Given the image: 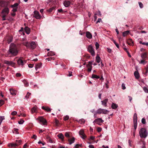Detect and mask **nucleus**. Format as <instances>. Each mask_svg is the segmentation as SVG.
Segmentation results:
<instances>
[{"instance_id":"nucleus-1","label":"nucleus","mask_w":148,"mask_h":148,"mask_svg":"<svg viewBox=\"0 0 148 148\" xmlns=\"http://www.w3.org/2000/svg\"><path fill=\"white\" fill-rule=\"evenodd\" d=\"M18 53V50L16 45L13 43H11L10 45L9 49L6 55L9 57H12L16 56Z\"/></svg>"},{"instance_id":"nucleus-7","label":"nucleus","mask_w":148,"mask_h":148,"mask_svg":"<svg viewBox=\"0 0 148 148\" xmlns=\"http://www.w3.org/2000/svg\"><path fill=\"white\" fill-rule=\"evenodd\" d=\"M34 15L33 17L36 19H40L41 17V16L40 15L39 12L37 11L34 12Z\"/></svg>"},{"instance_id":"nucleus-60","label":"nucleus","mask_w":148,"mask_h":148,"mask_svg":"<svg viewBox=\"0 0 148 148\" xmlns=\"http://www.w3.org/2000/svg\"><path fill=\"white\" fill-rule=\"evenodd\" d=\"M48 61H50L52 60H54V58L53 57H49L47 59Z\"/></svg>"},{"instance_id":"nucleus-26","label":"nucleus","mask_w":148,"mask_h":148,"mask_svg":"<svg viewBox=\"0 0 148 148\" xmlns=\"http://www.w3.org/2000/svg\"><path fill=\"white\" fill-rule=\"evenodd\" d=\"M92 78L94 79H98L100 78V77L99 76L97 75H95L94 74H92V77H91Z\"/></svg>"},{"instance_id":"nucleus-6","label":"nucleus","mask_w":148,"mask_h":148,"mask_svg":"<svg viewBox=\"0 0 148 148\" xmlns=\"http://www.w3.org/2000/svg\"><path fill=\"white\" fill-rule=\"evenodd\" d=\"M88 51L91 54L92 56H95L94 49L91 45L88 46Z\"/></svg>"},{"instance_id":"nucleus-45","label":"nucleus","mask_w":148,"mask_h":148,"mask_svg":"<svg viewBox=\"0 0 148 148\" xmlns=\"http://www.w3.org/2000/svg\"><path fill=\"white\" fill-rule=\"evenodd\" d=\"M79 122L81 124H82L83 123H84V120L83 119H80L79 121Z\"/></svg>"},{"instance_id":"nucleus-59","label":"nucleus","mask_w":148,"mask_h":148,"mask_svg":"<svg viewBox=\"0 0 148 148\" xmlns=\"http://www.w3.org/2000/svg\"><path fill=\"white\" fill-rule=\"evenodd\" d=\"M17 112L15 111H14L11 113V114L12 115H15L17 114Z\"/></svg>"},{"instance_id":"nucleus-20","label":"nucleus","mask_w":148,"mask_h":148,"mask_svg":"<svg viewBox=\"0 0 148 148\" xmlns=\"http://www.w3.org/2000/svg\"><path fill=\"white\" fill-rule=\"evenodd\" d=\"M127 42L128 45H132L133 42L132 39L130 38L127 40Z\"/></svg>"},{"instance_id":"nucleus-27","label":"nucleus","mask_w":148,"mask_h":148,"mask_svg":"<svg viewBox=\"0 0 148 148\" xmlns=\"http://www.w3.org/2000/svg\"><path fill=\"white\" fill-rule=\"evenodd\" d=\"M134 74L135 76V77L136 79H138L139 78L140 76L139 74L138 71H135L134 72Z\"/></svg>"},{"instance_id":"nucleus-35","label":"nucleus","mask_w":148,"mask_h":148,"mask_svg":"<svg viewBox=\"0 0 148 148\" xmlns=\"http://www.w3.org/2000/svg\"><path fill=\"white\" fill-rule=\"evenodd\" d=\"M9 146H10L12 147L15 148L16 147H17V146L16 144L15 143H10L9 145Z\"/></svg>"},{"instance_id":"nucleus-19","label":"nucleus","mask_w":148,"mask_h":148,"mask_svg":"<svg viewBox=\"0 0 148 148\" xmlns=\"http://www.w3.org/2000/svg\"><path fill=\"white\" fill-rule=\"evenodd\" d=\"M76 5V6L78 8H84V4L83 3H78Z\"/></svg>"},{"instance_id":"nucleus-2","label":"nucleus","mask_w":148,"mask_h":148,"mask_svg":"<svg viewBox=\"0 0 148 148\" xmlns=\"http://www.w3.org/2000/svg\"><path fill=\"white\" fill-rule=\"evenodd\" d=\"M24 45L27 48L31 49H34L35 48L36 46V43L34 42H26L24 44Z\"/></svg>"},{"instance_id":"nucleus-58","label":"nucleus","mask_w":148,"mask_h":148,"mask_svg":"<svg viewBox=\"0 0 148 148\" xmlns=\"http://www.w3.org/2000/svg\"><path fill=\"white\" fill-rule=\"evenodd\" d=\"M15 64V63L14 62L11 61L10 64V65L12 67H14V66Z\"/></svg>"},{"instance_id":"nucleus-40","label":"nucleus","mask_w":148,"mask_h":148,"mask_svg":"<svg viewBox=\"0 0 148 148\" xmlns=\"http://www.w3.org/2000/svg\"><path fill=\"white\" fill-rule=\"evenodd\" d=\"M112 41L114 43L115 45L116 46V47L118 48H119V44L116 42V41L114 40H112Z\"/></svg>"},{"instance_id":"nucleus-32","label":"nucleus","mask_w":148,"mask_h":148,"mask_svg":"<svg viewBox=\"0 0 148 148\" xmlns=\"http://www.w3.org/2000/svg\"><path fill=\"white\" fill-rule=\"evenodd\" d=\"M15 143L16 144L17 146H18L20 145L21 143V141L20 140H16L15 141Z\"/></svg>"},{"instance_id":"nucleus-5","label":"nucleus","mask_w":148,"mask_h":148,"mask_svg":"<svg viewBox=\"0 0 148 148\" xmlns=\"http://www.w3.org/2000/svg\"><path fill=\"white\" fill-rule=\"evenodd\" d=\"M23 58H20L17 61V64L19 65H23L26 62V60H23Z\"/></svg>"},{"instance_id":"nucleus-38","label":"nucleus","mask_w":148,"mask_h":148,"mask_svg":"<svg viewBox=\"0 0 148 148\" xmlns=\"http://www.w3.org/2000/svg\"><path fill=\"white\" fill-rule=\"evenodd\" d=\"M55 9V7H53L52 8H49V10H47V11L49 12H51L53 10Z\"/></svg>"},{"instance_id":"nucleus-30","label":"nucleus","mask_w":148,"mask_h":148,"mask_svg":"<svg viewBox=\"0 0 148 148\" xmlns=\"http://www.w3.org/2000/svg\"><path fill=\"white\" fill-rule=\"evenodd\" d=\"M130 33L129 31H127L123 32V35L124 37H125L128 35Z\"/></svg>"},{"instance_id":"nucleus-9","label":"nucleus","mask_w":148,"mask_h":148,"mask_svg":"<svg viewBox=\"0 0 148 148\" xmlns=\"http://www.w3.org/2000/svg\"><path fill=\"white\" fill-rule=\"evenodd\" d=\"M38 119L40 122H42L43 124V125H47V122L46 120L42 117H39Z\"/></svg>"},{"instance_id":"nucleus-11","label":"nucleus","mask_w":148,"mask_h":148,"mask_svg":"<svg viewBox=\"0 0 148 148\" xmlns=\"http://www.w3.org/2000/svg\"><path fill=\"white\" fill-rule=\"evenodd\" d=\"M103 120H102L101 118H99L95 119L93 123H96L97 124H99V123H103Z\"/></svg>"},{"instance_id":"nucleus-53","label":"nucleus","mask_w":148,"mask_h":148,"mask_svg":"<svg viewBox=\"0 0 148 148\" xmlns=\"http://www.w3.org/2000/svg\"><path fill=\"white\" fill-rule=\"evenodd\" d=\"M10 62H11V61H8L5 60V61L4 63L5 64H8V65H10Z\"/></svg>"},{"instance_id":"nucleus-42","label":"nucleus","mask_w":148,"mask_h":148,"mask_svg":"<svg viewBox=\"0 0 148 148\" xmlns=\"http://www.w3.org/2000/svg\"><path fill=\"white\" fill-rule=\"evenodd\" d=\"M36 108L35 107L33 108L31 110V112L32 113H33L36 112Z\"/></svg>"},{"instance_id":"nucleus-48","label":"nucleus","mask_w":148,"mask_h":148,"mask_svg":"<svg viewBox=\"0 0 148 148\" xmlns=\"http://www.w3.org/2000/svg\"><path fill=\"white\" fill-rule=\"evenodd\" d=\"M6 16L2 15L1 16V17L2 18V21H5L6 20L5 17H6Z\"/></svg>"},{"instance_id":"nucleus-51","label":"nucleus","mask_w":148,"mask_h":148,"mask_svg":"<svg viewBox=\"0 0 148 148\" xmlns=\"http://www.w3.org/2000/svg\"><path fill=\"white\" fill-rule=\"evenodd\" d=\"M95 45L96 47V49H98L99 47V45L97 42H96L95 44Z\"/></svg>"},{"instance_id":"nucleus-41","label":"nucleus","mask_w":148,"mask_h":148,"mask_svg":"<svg viewBox=\"0 0 148 148\" xmlns=\"http://www.w3.org/2000/svg\"><path fill=\"white\" fill-rule=\"evenodd\" d=\"M109 112V111L105 110L103 109V114H107L108 112Z\"/></svg>"},{"instance_id":"nucleus-28","label":"nucleus","mask_w":148,"mask_h":148,"mask_svg":"<svg viewBox=\"0 0 148 148\" xmlns=\"http://www.w3.org/2000/svg\"><path fill=\"white\" fill-rule=\"evenodd\" d=\"M71 133L69 132H66L65 133L64 135L67 138H69L71 137Z\"/></svg>"},{"instance_id":"nucleus-33","label":"nucleus","mask_w":148,"mask_h":148,"mask_svg":"<svg viewBox=\"0 0 148 148\" xmlns=\"http://www.w3.org/2000/svg\"><path fill=\"white\" fill-rule=\"evenodd\" d=\"M55 125L56 126L58 127L59 126L60 123L59 122V121L57 119H55Z\"/></svg>"},{"instance_id":"nucleus-44","label":"nucleus","mask_w":148,"mask_h":148,"mask_svg":"<svg viewBox=\"0 0 148 148\" xmlns=\"http://www.w3.org/2000/svg\"><path fill=\"white\" fill-rule=\"evenodd\" d=\"M134 125V132L137 128V123L133 122Z\"/></svg>"},{"instance_id":"nucleus-21","label":"nucleus","mask_w":148,"mask_h":148,"mask_svg":"<svg viewBox=\"0 0 148 148\" xmlns=\"http://www.w3.org/2000/svg\"><path fill=\"white\" fill-rule=\"evenodd\" d=\"M108 99H106L103 101H101L102 105L106 107L107 106V103L108 101Z\"/></svg>"},{"instance_id":"nucleus-34","label":"nucleus","mask_w":148,"mask_h":148,"mask_svg":"<svg viewBox=\"0 0 148 148\" xmlns=\"http://www.w3.org/2000/svg\"><path fill=\"white\" fill-rule=\"evenodd\" d=\"M18 4L17 3H15L13 5H11V7L12 8H17V7L18 6Z\"/></svg>"},{"instance_id":"nucleus-14","label":"nucleus","mask_w":148,"mask_h":148,"mask_svg":"<svg viewBox=\"0 0 148 148\" xmlns=\"http://www.w3.org/2000/svg\"><path fill=\"white\" fill-rule=\"evenodd\" d=\"M75 140V138L74 137H73L71 138H70L68 139V141L69 142L70 145H71L72 143H73Z\"/></svg>"},{"instance_id":"nucleus-13","label":"nucleus","mask_w":148,"mask_h":148,"mask_svg":"<svg viewBox=\"0 0 148 148\" xmlns=\"http://www.w3.org/2000/svg\"><path fill=\"white\" fill-rule=\"evenodd\" d=\"M10 91L11 94L13 96L15 95L17 92L16 90H14L12 88L10 89Z\"/></svg>"},{"instance_id":"nucleus-3","label":"nucleus","mask_w":148,"mask_h":148,"mask_svg":"<svg viewBox=\"0 0 148 148\" xmlns=\"http://www.w3.org/2000/svg\"><path fill=\"white\" fill-rule=\"evenodd\" d=\"M139 135L141 138H145L148 135V132L145 128H141L139 132Z\"/></svg>"},{"instance_id":"nucleus-61","label":"nucleus","mask_w":148,"mask_h":148,"mask_svg":"<svg viewBox=\"0 0 148 148\" xmlns=\"http://www.w3.org/2000/svg\"><path fill=\"white\" fill-rule=\"evenodd\" d=\"M122 89L123 90L125 89L126 88V87L125 86V85L124 84H122Z\"/></svg>"},{"instance_id":"nucleus-24","label":"nucleus","mask_w":148,"mask_h":148,"mask_svg":"<svg viewBox=\"0 0 148 148\" xmlns=\"http://www.w3.org/2000/svg\"><path fill=\"white\" fill-rule=\"evenodd\" d=\"M137 117L136 113L134 114L133 116V122L137 123Z\"/></svg>"},{"instance_id":"nucleus-12","label":"nucleus","mask_w":148,"mask_h":148,"mask_svg":"<svg viewBox=\"0 0 148 148\" xmlns=\"http://www.w3.org/2000/svg\"><path fill=\"white\" fill-rule=\"evenodd\" d=\"M57 136L62 141H64V136L62 133H60L59 134L57 135Z\"/></svg>"},{"instance_id":"nucleus-56","label":"nucleus","mask_w":148,"mask_h":148,"mask_svg":"<svg viewBox=\"0 0 148 148\" xmlns=\"http://www.w3.org/2000/svg\"><path fill=\"white\" fill-rule=\"evenodd\" d=\"M102 130V128L100 127H98L97 129V131L99 132L101 131Z\"/></svg>"},{"instance_id":"nucleus-8","label":"nucleus","mask_w":148,"mask_h":148,"mask_svg":"<svg viewBox=\"0 0 148 148\" xmlns=\"http://www.w3.org/2000/svg\"><path fill=\"white\" fill-rule=\"evenodd\" d=\"M88 63V64H87L86 65V67L88 68V71L90 73L91 72L92 69V62H89Z\"/></svg>"},{"instance_id":"nucleus-4","label":"nucleus","mask_w":148,"mask_h":148,"mask_svg":"<svg viewBox=\"0 0 148 148\" xmlns=\"http://www.w3.org/2000/svg\"><path fill=\"white\" fill-rule=\"evenodd\" d=\"M10 12L9 8L7 7H5L2 10L1 14L2 15H7Z\"/></svg>"},{"instance_id":"nucleus-52","label":"nucleus","mask_w":148,"mask_h":148,"mask_svg":"<svg viewBox=\"0 0 148 148\" xmlns=\"http://www.w3.org/2000/svg\"><path fill=\"white\" fill-rule=\"evenodd\" d=\"M141 122H142V123L143 124H145L146 123L145 120L144 118H143L142 119Z\"/></svg>"},{"instance_id":"nucleus-62","label":"nucleus","mask_w":148,"mask_h":148,"mask_svg":"<svg viewBox=\"0 0 148 148\" xmlns=\"http://www.w3.org/2000/svg\"><path fill=\"white\" fill-rule=\"evenodd\" d=\"M17 8H18V7H17V8H13L12 10V11L14 12H16L17 11Z\"/></svg>"},{"instance_id":"nucleus-49","label":"nucleus","mask_w":148,"mask_h":148,"mask_svg":"<svg viewBox=\"0 0 148 148\" xmlns=\"http://www.w3.org/2000/svg\"><path fill=\"white\" fill-rule=\"evenodd\" d=\"M4 103V101L2 100H0V106H1L3 105Z\"/></svg>"},{"instance_id":"nucleus-23","label":"nucleus","mask_w":148,"mask_h":148,"mask_svg":"<svg viewBox=\"0 0 148 148\" xmlns=\"http://www.w3.org/2000/svg\"><path fill=\"white\" fill-rule=\"evenodd\" d=\"M42 65V63L41 62L38 64H36L35 66V69L37 71V70L38 69L40 68L41 67Z\"/></svg>"},{"instance_id":"nucleus-16","label":"nucleus","mask_w":148,"mask_h":148,"mask_svg":"<svg viewBox=\"0 0 148 148\" xmlns=\"http://www.w3.org/2000/svg\"><path fill=\"white\" fill-rule=\"evenodd\" d=\"M24 30L27 34H30V29L29 27L26 26Z\"/></svg>"},{"instance_id":"nucleus-22","label":"nucleus","mask_w":148,"mask_h":148,"mask_svg":"<svg viewBox=\"0 0 148 148\" xmlns=\"http://www.w3.org/2000/svg\"><path fill=\"white\" fill-rule=\"evenodd\" d=\"M42 109L46 111H47L48 112H50L51 111V109L50 108H49L48 107H45L43 106H42Z\"/></svg>"},{"instance_id":"nucleus-50","label":"nucleus","mask_w":148,"mask_h":148,"mask_svg":"<svg viewBox=\"0 0 148 148\" xmlns=\"http://www.w3.org/2000/svg\"><path fill=\"white\" fill-rule=\"evenodd\" d=\"M69 117L68 116L66 115L64 117V121H66L69 119Z\"/></svg>"},{"instance_id":"nucleus-15","label":"nucleus","mask_w":148,"mask_h":148,"mask_svg":"<svg viewBox=\"0 0 148 148\" xmlns=\"http://www.w3.org/2000/svg\"><path fill=\"white\" fill-rule=\"evenodd\" d=\"M86 36L89 39H91L92 38V36L91 33L89 32H86Z\"/></svg>"},{"instance_id":"nucleus-55","label":"nucleus","mask_w":148,"mask_h":148,"mask_svg":"<svg viewBox=\"0 0 148 148\" xmlns=\"http://www.w3.org/2000/svg\"><path fill=\"white\" fill-rule=\"evenodd\" d=\"M138 3L139 6L140 8H143V5L142 3L139 2Z\"/></svg>"},{"instance_id":"nucleus-57","label":"nucleus","mask_w":148,"mask_h":148,"mask_svg":"<svg viewBox=\"0 0 148 148\" xmlns=\"http://www.w3.org/2000/svg\"><path fill=\"white\" fill-rule=\"evenodd\" d=\"M143 90L145 92L148 93V89L146 87H144L143 88Z\"/></svg>"},{"instance_id":"nucleus-25","label":"nucleus","mask_w":148,"mask_h":148,"mask_svg":"<svg viewBox=\"0 0 148 148\" xmlns=\"http://www.w3.org/2000/svg\"><path fill=\"white\" fill-rule=\"evenodd\" d=\"M118 107V105L116 103H112L111 105L112 108L114 109H115Z\"/></svg>"},{"instance_id":"nucleus-10","label":"nucleus","mask_w":148,"mask_h":148,"mask_svg":"<svg viewBox=\"0 0 148 148\" xmlns=\"http://www.w3.org/2000/svg\"><path fill=\"white\" fill-rule=\"evenodd\" d=\"M79 134L83 139H85L86 138V136L84 134L83 130H81L79 132Z\"/></svg>"},{"instance_id":"nucleus-64","label":"nucleus","mask_w":148,"mask_h":148,"mask_svg":"<svg viewBox=\"0 0 148 148\" xmlns=\"http://www.w3.org/2000/svg\"><path fill=\"white\" fill-rule=\"evenodd\" d=\"M145 72L144 71V74L145 75H147V73L148 72V70L147 69H145Z\"/></svg>"},{"instance_id":"nucleus-46","label":"nucleus","mask_w":148,"mask_h":148,"mask_svg":"<svg viewBox=\"0 0 148 148\" xmlns=\"http://www.w3.org/2000/svg\"><path fill=\"white\" fill-rule=\"evenodd\" d=\"M4 119V116H0V125L1 124L3 120Z\"/></svg>"},{"instance_id":"nucleus-36","label":"nucleus","mask_w":148,"mask_h":148,"mask_svg":"<svg viewBox=\"0 0 148 148\" xmlns=\"http://www.w3.org/2000/svg\"><path fill=\"white\" fill-rule=\"evenodd\" d=\"M13 39V38L11 36L9 37L8 39V43L9 44L12 41Z\"/></svg>"},{"instance_id":"nucleus-29","label":"nucleus","mask_w":148,"mask_h":148,"mask_svg":"<svg viewBox=\"0 0 148 148\" xmlns=\"http://www.w3.org/2000/svg\"><path fill=\"white\" fill-rule=\"evenodd\" d=\"M47 55L48 56H52L55 55V54L54 52L51 51L48 52Z\"/></svg>"},{"instance_id":"nucleus-31","label":"nucleus","mask_w":148,"mask_h":148,"mask_svg":"<svg viewBox=\"0 0 148 148\" xmlns=\"http://www.w3.org/2000/svg\"><path fill=\"white\" fill-rule=\"evenodd\" d=\"M103 109L99 108L97 110L96 113L98 114L103 113Z\"/></svg>"},{"instance_id":"nucleus-47","label":"nucleus","mask_w":148,"mask_h":148,"mask_svg":"<svg viewBox=\"0 0 148 148\" xmlns=\"http://www.w3.org/2000/svg\"><path fill=\"white\" fill-rule=\"evenodd\" d=\"M147 63V62H146L144 59L141 60L140 62V64H145Z\"/></svg>"},{"instance_id":"nucleus-37","label":"nucleus","mask_w":148,"mask_h":148,"mask_svg":"<svg viewBox=\"0 0 148 148\" xmlns=\"http://www.w3.org/2000/svg\"><path fill=\"white\" fill-rule=\"evenodd\" d=\"M101 59L100 57L98 55L96 57V60L97 61V62L98 63H99L100 62V60Z\"/></svg>"},{"instance_id":"nucleus-43","label":"nucleus","mask_w":148,"mask_h":148,"mask_svg":"<svg viewBox=\"0 0 148 148\" xmlns=\"http://www.w3.org/2000/svg\"><path fill=\"white\" fill-rule=\"evenodd\" d=\"M31 95V93H29V92H27L26 95L25 96V98H26V99H27V98H29V96Z\"/></svg>"},{"instance_id":"nucleus-54","label":"nucleus","mask_w":148,"mask_h":148,"mask_svg":"<svg viewBox=\"0 0 148 148\" xmlns=\"http://www.w3.org/2000/svg\"><path fill=\"white\" fill-rule=\"evenodd\" d=\"M24 122V121L23 120L21 119L20 121H18V123L19 124H22Z\"/></svg>"},{"instance_id":"nucleus-39","label":"nucleus","mask_w":148,"mask_h":148,"mask_svg":"<svg viewBox=\"0 0 148 148\" xmlns=\"http://www.w3.org/2000/svg\"><path fill=\"white\" fill-rule=\"evenodd\" d=\"M23 82L25 84V86L27 87L28 86V84L26 80H24L23 81Z\"/></svg>"},{"instance_id":"nucleus-18","label":"nucleus","mask_w":148,"mask_h":148,"mask_svg":"<svg viewBox=\"0 0 148 148\" xmlns=\"http://www.w3.org/2000/svg\"><path fill=\"white\" fill-rule=\"evenodd\" d=\"M141 57L143 59H145L147 57V53L145 52L142 53L141 54Z\"/></svg>"},{"instance_id":"nucleus-17","label":"nucleus","mask_w":148,"mask_h":148,"mask_svg":"<svg viewBox=\"0 0 148 148\" xmlns=\"http://www.w3.org/2000/svg\"><path fill=\"white\" fill-rule=\"evenodd\" d=\"M70 3V2L69 1H65L64 3V4L65 7H67L69 6Z\"/></svg>"},{"instance_id":"nucleus-63","label":"nucleus","mask_w":148,"mask_h":148,"mask_svg":"<svg viewBox=\"0 0 148 148\" xmlns=\"http://www.w3.org/2000/svg\"><path fill=\"white\" fill-rule=\"evenodd\" d=\"M72 72L71 71H69V73L68 74V76H72Z\"/></svg>"}]
</instances>
